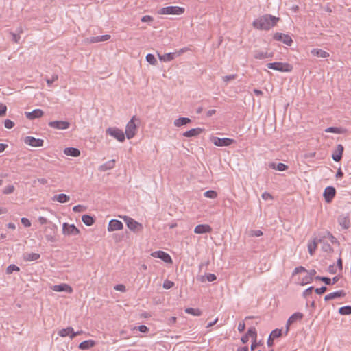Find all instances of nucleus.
<instances>
[{"label":"nucleus","mask_w":351,"mask_h":351,"mask_svg":"<svg viewBox=\"0 0 351 351\" xmlns=\"http://www.w3.org/2000/svg\"><path fill=\"white\" fill-rule=\"evenodd\" d=\"M339 313L341 315H350L351 314V306H346L341 307L339 309Z\"/></svg>","instance_id":"39"},{"label":"nucleus","mask_w":351,"mask_h":351,"mask_svg":"<svg viewBox=\"0 0 351 351\" xmlns=\"http://www.w3.org/2000/svg\"><path fill=\"white\" fill-rule=\"evenodd\" d=\"M22 29H20L19 31H18V34H16V33H12V40L14 41L15 43H18L20 40V36H19V34L22 33Z\"/></svg>","instance_id":"49"},{"label":"nucleus","mask_w":351,"mask_h":351,"mask_svg":"<svg viewBox=\"0 0 351 351\" xmlns=\"http://www.w3.org/2000/svg\"><path fill=\"white\" fill-rule=\"evenodd\" d=\"M306 276L302 279L301 284L306 285L310 283L313 280V277L315 275L316 271L315 269H311L310 271H307Z\"/></svg>","instance_id":"25"},{"label":"nucleus","mask_w":351,"mask_h":351,"mask_svg":"<svg viewBox=\"0 0 351 351\" xmlns=\"http://www.w3.org/2000/svg\"><path fill=\"white\" fill-rule=\"evenodd\" d=\"M318 242H321V239H318L315 238L312 241L309 242L308 244V252L311 255H313L317 248Z\"/></svg>","instance_id":"26"},{"label":"nucleus","mask_w":351,"mask_h":351,"mask_svg":"<svg viewBox=\"0 0 351 351\" xmlns=\"http://www.w3.org/2000/svg\"><path fill=\"white\" fill-rule=\"evenodd\" d=\"M267 66L268 69L276 70L280 72H290L293 69V66L289 64L280 62L267 63Z\"/></svg>","instance_id":"2"},{"label":"nucleus","mask_w":351,"mask_h":351,"mask_svg":"<svg viewBox=\"0 0 351 351\" xmlns=\"http://www.w3.org/2000/svg\"><path fill=\"white\" fill-rule=\"evenodd\" d=\"M326 290H327L326 287L323 286L320 288L315 289V291L317 294L321 295V294L325 293L326 291Z\"/></svg>","instance_id":"58"},{"label":"nucleus","mask_w":351,"mask_h":351,"mask_svg":"<svg viewBox=\"0 0 351 351\" xmlns=\"http://www.w3.org/2000/svg\"><path fill=\"white\" fill-rule=\"evenodd\" d=\"M4 125L6 128L11 129L14 126V123L10 119H6L4 121Z\"/></svg>","instance_id":"51"},{"label":"nucleus","mask_w":351,"mask_h":351,"mask_svg":"<svg viewBox=\"0 0 351 351\" xmlns=\"http://www.w3.org/2000/svg\"><path fill=\"white\" fill-rule=\"evenodd\" d=\"M49 126L57 130H66L69 128L70 123L66 121H53L48 123Z\"/></svg>","instance_id":"10"},{"label":"nucleus","mask_w":351,"mask_h":351,"mask_svg":"<svg viewBox=\"0 0 351 351\" xmlns=\"http://www.w3.org/2000/svg\"><path fill=\"white\" fill-rule=\"evenodd\" d=\"M191 122V120L189 118L186 117H180L177 119V127H180L184 125H186Z\"/></svg>","instance_id":"38"},{"label":"nucleus","mask_w":351,"mask_h":351,"mask_svg":"<svg viewBox=\"0 0 351 351\" xmlns=\"http://www.w3.org/2000/svg\"><path fill=\"white\" fill-rule=\"evenodd\" d=\"M336 191L332 186H328L325 189L324 192V197L326 202H330L332 199L335 197Z\"/></svg>","instance_id":"17"},{"label":"nucleus","mask_w":351,"mask_h":351,"mask_svg":"<svg viewBox=\"0 0 351 351\" xmlns=\"http://www.w3.org/2000/svg\"><path fill=\"white\" fill-rule=\"evenodd\" d=\"M345 295H346L345 291L343 290H339V291L332 292V293H330L326 295L324 297V300L326 301H328V300H333V299H335L337 298L344 297Z\"/></svg>","instance_id":"20"},{"label":"nucleus","mask_w":351,"mask_h":351,"mask_svg":"<svg viewBox=\"0 0 351 351\" xmlns=\"http://www.w3.org/2000/svg\"><path fill=\"white\" fill-rule=\"evenodd\" d=\"M82 220L86 226H91L94 223V219L88 215H83L82 217Z\"/></svg>","instance_id":"36"},{"label":"nucleus","mask_w":351,"mask_h":351,"mask_svg":"<svg viewBox=\"0 0 351 351\" xmlns=\"http://www.w3.org/2000/svg\"><path fill=\"white\" fill-rule=\"evenodd\" d=\"M174 283L170 280H166L163 283V288L169 289L173 286Z\"/></svg>","instance_id":"52"},{"label":"nucleus","mask_w":351,"mask_h":351,"mask_svg":"<svg viewBox=\"0 0 351 351\" xmlns=\"http://www.w3.org/2000/svg\"><path fill=\"white\" fill-rule=\"evenodd\" d=\"M269 167L274 169H277L278 171H285L288 169V167L286 165L281 162L277 165H276L275 163H271L269 165Z\"/></svg>","instance_id":"35"},{"label":"nucleus","mask_w":351,"mask_h":351,"mask_svg":"<svg viewBox=\"0 0 351 351\" xmlns=\"http://www.w3.org/2000/svg\"><path fill=\"white\" fill-rule=\"evenodd\" d=\"M162 14H176V6H169L161 9Z\"/></svg>","instance_id":"34"},{"label":"nucleus","mask_w":351,"mask_h":351,"mask_svg":"<svg viewBox=\"0 0 351 351\" xmlns=\"http://www.w3.org/2000/svg\"><path fill=\"white\" fill-rule=\"evenodd\" d=\"M343 149L344 148L342 145L339 144L337 145L332 154V158L335 162H339L341 160Z\"/></svg>","instance_id":"16"},{"label":"nucleus","mask_w":351,"mask_h":351,"mask_svg":"<svg viewBox=\"0 0 351 351\" xmlns=\"http://www.w3.org/2000/svg\"><path fill=\"white\" fill-rule=\"evenodd\" d=\"M269 335L274 339L280 337L282 335V330L276 328Z\"/></svg>","instance_id":"46"},{"label":"nucleus","mask_w":351,"mask_h":351,"mask_svg":"<svg viewBox=\"0 0 351 351\" xmlns=\"http://www.w3.org/2000/svg\"><path fill=\"white\" fill-rule=\"evenodd\" d=\"M95 345L93 340H86L81 342L79 345V348L81 350H88Z\"/></svg>","instance_id":"29"},{"label":"nucleus","mask_w":351,"mask_h":351,"mask_svg":"<svg viewBox=\"0 0 351 351\" xmlns=\"http://www.w3.org/2000/svg\"><path fill=\"white\" fill-rule=\"evenodd\" d=\"M212 143L218 147L229 146L234 142V140L229 138H219L214 136L211 138Z\"/></svg>","instance_id":"6"},{"label":"nucleus","mask_w":351,"mask_h":351,"mask_svg":"<svg viewBox=\"0 0 351 351\" xmlns=\"http://www.w3.org/2000/svg\"><path fill=\"white\" fill-rule=\"evenodd\" d=\"M300 272H307V270L302 266H300V267H295L293 272V275H295V274H298Z\"/></svg>","instance_id":"50"},{"label":"nucleus","mask_w":351,"mask_h":351,"mask_svg":"<svg viewBox=\"0 0 351 351\" xmlns=\"http://www.w3.org/2000/svg\"><path fill=\"white\" fill-rule=\"evenodd\" d=\"M314 289V287H308V289H306L304 293H303V295L304 297H307L308 295H310L312 292V291Z\"/></svg>","instance_id":"64"},{"label":"nucleus","mask_w":351,"mask_h":351,"mask_svg":"<svg viewBox=\"0 0 351 351\" xmlns=\"http://www.w3.org/2000/svg\"><path fill=\"white\" fill-rule=\"evenodd\" d=\"M115 166V160L112 159L110 160L107 161L106 162L101 165L98 169L100 171H106L108 170H110L113 169Z\"/></svg>","instance_id":"21"},{"label":"nucleus","mask_w":351,"mask_h":351,"mask_svg":"<svg viewBox=\"0 0 351 351\" xmlns=\"http://www.w3.org/2000/svg\"><path fill=\"white\" fill-rule=\"evenodd\" d=\"M40 257V255L37 253H26L24 255V260L26 261H37Z\"/></svg>","instance_id":"30"},{"label":"nucleus","mask_w":351,"mask_h":351,"mask_svg":"<svg viewBox=\"0 0 351 351\" xmlns=\"http://www.w3.org/2000/svg\"><path fill=\"white\" fill-rule=\"evenodd\" d=\"M86 42L88 43H99L98 37L97 36H93V37L87 38L86 39Z\"/></svg>","instance_id":"60"},{"label":"nucleus","mask_w":351,"mask_h":351,"mask_svg":"<svg viewBox=\"0 0 351 351\" xmlns=\"http://www.w3.org/2000/svg\"><path fill=\"white\" fill-rule=\"evenodd\" d=\"M246 335H247L249 337H251L253 340L256 341L257 333L254 327L250 328Z\"/></svg>","instance_id":"40"},{"label":"nucleus","mask_w":351,"mask_h":351,"mask_svg":"<svg viewBox=\"0 0 351 351\" xmlns=\"http://www.w3.org/2000/svg\"><path fill=\"white\" fill-rule=\"evenodd\" d=\"M273 56L272 53H269L267 51H256L254 57L256 59L263 60Z\"/></svg>","instance_id":"27"},{"label":"nucleus","mask_w":351,"mask_h":351,"mask_svg":"<svg viewBox=\"0 0 351 351\" xmlns=\"http://www.w3.org/2000/svg\"><path fill=\"white\" fill-rule=\"evenodd\" d=\"M248 235L250 237H260L263 235V232L261 230H250L248 232Z\"/></svg>","instance_id":"48"},{"label":"nucleus","mask_w":351,"mask_h":351,"mask_svg":"<svg viewBox=\"0 0 351 351\" xmlns=\"http://www.w3.org/2000/svg\"><path fill=\"white\" fill-rule=\"evenodd\" d=\"M280 18L271 16L270 14H265L261 17L256 19L253 22V27L258 29L269 30L274 27L279 21Z\"/></svg>","instance_id":"1"},{"label":"nucleus","mask_w":351,"mask_h":351,"mask_svg":"<svg viewBox=\"0 0 351 351\" xmlns=\"http://www.w3.org/2000/svg\"><path fill=\"white\" fill-rule=\"evenodd\" d=\"M20 270V268L16 266V265L12 264L10 265L7 269H6V274H11L14 271H19Z\"/></svg>","instance_id":"41"},{"label":"nucleus","mask_w":351,"mask_h":351,"mask_svg":"<svg viewBox=\"0 0 351 351\" xmlns=\"http://www.w3.org/2000/svg\"><path fill=\"white\" fill-rule=\"evenodd\" d=\"M262 198L264 199V200H267V199H272V196L270 193H267V192H264L262 195H261Z\"/></svg>","instance_id":"62"},{"label":"nucleus","mask_w":351,"mask_h":351,"mask_svg":"<svg viewBox=\"0 0 351 351\" xmlns=\"http://www.w3.org/2000/svg\"><path fill=\"white\" fill-rule=\"evenodd\" d=\"M7 111V107L5 104L1 103L0 104V117L5 115Z\"/></svg>","instance_id":"57"},{"label":"nucleus","mask_w":351,"mask_h":351,"mask_svg":"<svg viewBox=\"0 0 351 351\" xmlns=\"http://www.w3.org/2000/svg\"><path fill=\"white\" fill-rule=\"evenodd\" d=\"M14 189H15L13 185H9L3 189V193L5 195L11 194L14 192Z\"/></svg>","instance_id":"47"},{"label":"nucleus","mask_w":351,"mask_h":351,"mask_svg":"<svg viewBox=\"0 0 351 351\" xmlns=\"http://www.w3.org/2000/svg\"><path fill=\"white\" fill-rule=\"evenodd\" d=\"M135 119V117H133L126 125L125 135L128 139L133 138L136 134V125L134 123Z\"/></svg>","instance_id":"5"},{"label":"nucleus","mask_w":351,"mask_h":351,"mask_svg":"<svg viewBox=\"0 0 351 351\" xmlns=\"http://www.w3.org/2000/svg\"><path fill=\"white\" fill-rule=\"evenodd\" d=\"M185 312L194 316H200L202 315V311L199 308H187L185 309Z\"/></svg>","instance_id":"37"},{"label":"nucleus","mask_w":351,"mask_h":351,"mask_svg":"<svg viewBox=\"0 0 351 351\" xmlns=\"http://www.w3.org/2000/svg\"><path fill=\"white\" fill-rule=\"evenodd\" d=\"M303 317V314L302 313H293L287 320L286 324V330L285 334L287 335L289 330L290 326L298 321H300Z\"/></svg>","instance_id":"9"},{"label":"nucleus","mask_w":351,"mask_h":351,"mask_svg":"<svg viewBox=\"0 0 351 351\" xmlns=\"http://www.w3.org/2000/svg\"><path fill=\"white\" fill-rule=\"evenodd\" d=\"M311 53L321 58H326L329 56V53L328 52L319 49H313L311 51Z\"/></svg>","instance_id":"31"},{"label":"nucleus","mask_w":351,"mask_h":351,"mask_svg":"<svg viewBox=\"0 0 351 351\" xmlns=\"http://www.w3.org/2000/svg\"><path fill=\"white\" fill-rule=\"evenodd\" d=\"M73 212L80 213L85 210V207L82 205H77L73 208Z\"/></svg>","instance_id":"54"},{"label":"nucleus","mask_w":351,"mask_h":351,"mask_svg":"<svg viewBox=\"0 0 351 351\" xmlns=\"http://www.w3.org/2000/svg\"><path fill=\"white\" fill-rule=\"evenodd\" d=\"M146 60L152 65H155L157 62V60L155 58L154 56L151 53H148L146 56Z\"/></svg>","instance_id":"44"},{"label":"nucleus","mask_w":351,"mask_h":351,"mask_svg":"<svg viewBox=\"0 0 351 351\" xmlns=\"http://www.w3.org/2000/svg\"><path fill=\"white\" fill-rule=\"evenodd\" d=\"M58 79V76L57 75H54L52 76V78L51 79H47L46 80L47 84L49 86H51V85L52 84V83L55 81H56Z\"/></svg>","instance_id":"61"},{"label":"nucleus","mask_w":351,"mask_h":351,"mask_svg":"<svg viewBox=\"0 0 351 351\" xmlns=\"http://www.w3.org/2000/svg\"><path fill=\"white\" fill-rule=\"evenodd\" d=\"M64 154L66 156L77 157L80 155V151L75 147H66L64 150Z\"/></svg>","instance_id":"23"},{"label":"nucleus","mask_w":351,"mask_h":351,"mask_svg":"<svg viewBox=\"0 0 351 351\" xmlns=\"http://www.w3.org/2000/svg\"><path fill=\"white\" fill-rule=\"evenodd\" d=\"M24 142L25 143V144L34 147H41L43 145V139L36 138L32 136L25 137Z\"/></svg>","instance_id":"12"},{"label":"nucleus","mask_w":351,"mask_h":351,"mask_svg":"<svg viewBox=\"0 0 351 351\" xmlns=\"http://www.w3.org/2000/svg\"><path fill=\"white\" fill-rule=\"evenodd\" d=\"M274 38L276 40H281L288 46H290L293 43L291 38L289 35L281 33H276L274 36Z\"/></svg>","instance_id":"15"},{"label":"nucleus","mask_w":351,"mask_h":351,"mask_svg":"<svg viewBox=\"0 0 351 351\" xmlns=\"http://www.w3.org/2000/svg\"><path fill=\"white\" fill-rule=\"evenodd\" d=\"M339 223L344 229H348L350 227V219L348 217L341 215L338 219Z\"/></svg>","instance_id":"28"},{"label":"nucleus","mask_w":351,"mask_h":351,"mask_svg":"<svg viewBox=\"0 0 351 351\" xmlns=\"http://www.w3.org/2000/svg\"><path fill=\"white\" fill-rule=\"evenodd\" d=\"M154 258H158L162 260L166 263H172V259L169 254L163 251H155L151 254Z\"/></svg>","instance_id":"11"},{"label":"nucleus","mask_w":351,"mask_h":351,"mask_svg":"<svg viewBox=\"0 0 351 351\" xmlns=\"http://www.w3.org/2000/svg\"><path fill=\"white\" fill-rule=\"evenodd\" d=\"M52 201H57L60 203H66L70 200V197L66 194L60 193L54 195L51 198Z\"/></svg>","instance_id":"24"},{"label":"nucleus","mask_w":351,"mask_h":351,"mask_svg":"<svg viewBox=\"0 0 351 351\" xmlns=\"http://www.w3.org/2000/svg\"><path fill=\"white\" fill-rule=\"evenodd\" d=\"M51 289L57 292L64 291L68 293H71L73 292L72 287L70 285L65 283L53 285L51 287Z\"/></svg>","instance_id":"13"},{"label":"nucleus","mask_w":351,"mask_h":351,"mask_svg":"<svg viewBox=\"0 0 351 351\" xmlns=\"http://www.w3.org/2000/svg\"><path fill=\"white\" fill-rule=\"evenodd\" d=\"M21 221L22 224L26 228L31 226V222L27 218L22 217Z\"/></svg>","instance_id":"55"},{"label":"nucleus","mask_w":351,"mask_h":351,"mask_svg":"<svg viewBox=\"0 0 351 351\" xmlns=\"http://www.w3.org/2000/svg\"><path fill=\"white\" fill-rule=\"evenodd\" d=\"M322 250L324 252H331V251H332V247L329 244H328V243H324V245L322 246Z\"/></svg>","instance_id":"63"},{"label":"nucleus","mask_w":351,"mask_h":351,"mask_svg":"<svg viewBox=\"0 0 351 351\" xmlns=\"http://www.w3.org/2000/svg\"><path fill=\"white\" fill-rule=\"evenodd\" d=\"M203 130L200 128H193L189 131H186L182 134L183 136L185 137H193L199 135Z\"/></svg>","instance_id":"22"},{"label":"nucleus","mask_w":351,"mask_h":351,"mask_svg":"<svg viewBox=\"0 0 351 351\" xmlns=\"http://www.w3.org/2000/svg\"><path fill=\"white\" fill-rule=\"evenodd\" d=\"M212 228L209 225L207 224H200L197 225L194 230V232L196 234H204L207 232H210Z\"/></svg>","instance_id":"19"},{"label":"nucleus","mask_w":351,"mask_h":351,"mask_svg":"<svg viewBox=\"0 0 351 351\" xmlns=\"http://www.w3.org/2000/svg\"><path fill=\"white\" fill-rule=\"evenodd\" d=\"M123 221L125 222L128 228L133 232H141L143 230V225L138 221L134 220L128 216H123Z\"/></svg>","instance_id":"3"},{"label":"nucleus","mask_w":351,"mask_h":351,"mask_svg":"<svg viewBox=\"0 0 351 351\" xmlns=\"http://www.w3.org/2000/svg\"><path fill=\"white\" fill-rule=\"evenodd\" d=\"M216 279H217L216 276L213 274H206L205 276H201L198 278V280L202 282H205L206 280H208V282H213V281H215Z\"/></svg>","instance_id":"32"},{"label":"nucleus","mask_w":351,"mask_h":351,"mask_svg":"<svg viewBox=\"0 0 351 351\" xmlns=\"http://www.w3.org/2000/svg\"><path fill=\"white\" fill-rule=\"evenodd\" d=\"M25 114L28 119L33 120L41 117L44 114V112L41 109H35L32 112H25Z\"/></svg>","instance_id":"18"},{"label":"nucleus","mask_w":351,"mask_h":351,"mask_svg":"<svg viewBox=\"0 0 351 351\" xmlns=\"http://www.w3.org/2000/svg\"><path fill=\"white\" fill-rule=\"evenodd\" d=\"M62 233L68 236L77 235L80 233V231L74 224L64 223L62 225Z\"/></svg>","instance_id":"7"},{"label":"nucleus","mask_w":351,"mask_h":351,"mask_svg":"<svg viewBox=\"0 0 351 351\" xmlns=\"http://www.w3.org/2000/svg\"><path fill=\"white\" fill-rule=\"evenodd\" d=\"M325 132L341 134L343 132V130L341 128L329 127L325 130Z\"/></svg>","instance_id":"43"},{"label":"nucleus","mask_w":351,"mask_h":351,"mask_svg":"<svg viewBox=\"0 0 351 351\" xmlns=\"http://www.w3.org/2000/svg\"><path fill=\"white\" fill-rule=\"evenodd\" d=\"M204 195L205 197L210 198V199H215L217 197V193L216 191L210 190L207 191L204 193Z\"/></svg>","instance_id":"42"},{"label":"nucleus","mask_w":351,"mask_h":351,"mask_svg":"<svg viewBox=\"0 0 351 351\" xmlns=\"http://www.w3.org/2000/svg\"><path fill=\"white\" fill-rule=\"evenodd\" d=\"M107 134L112 136L119 142H123L125 141V134L123 132L115 127H110L106 131Z\"/></svg>","instance_id":"4"},{"label":"nucleus","mask_w":351,"mask_h":351,"mask_svg":"<svg viewBox=\"0 0 351 351\" xmlns=\"http://www.w3.org/2000/svg\"><path fill=\"white\" fill-rule=\"evenodd\" d=\"M160 60L164 62H169L174 59L175 53H167L163 55H158Z\"/></svg>","instance_id":"33"},{"label":"nucleus","mask_w":351,"mask_h":351,"mask_svg":"<svg viewBox=\"0 0 351 351\" xmlns=\"http://www.w3.org/2000/svg\"><path fill=\"white\" fill-rule=\"evenodd\" d=\"M98 37V41L99 42H104L109 40L110 38V35L106 34L102 36H97Z\"/></svg>","instance_id":"56"},{"label":"nucleus","mask_w":351,"mask_h":351,"mask_svg":"<svg viewBox=\"0 0 351 351\" xmlns=\"http://www.w3.org/2000/svg\"><path fill=\"white\" fill-rule=\"evenodd\" d=\"M315 279L324 282L327 285H330L332 283L331 279L328 277L316 276Z\"/></svg>","instance_id":"45"},{"label":"nucleus","mask_w":351,"mask_h":351,"mask_svg":"<svg viewBox=\"0 0 351 351\" xmlns=\"http://www.w3.org/2000/svg\"><path fill=\"white\" fill-rule=\"evenodd\" d=\"M236 77H237V75H235V74L226 75V76L223 77V80L225 82H228L230 80H234Z\"/></svg>","instance_id":"59"},{"label":"nucleus","mask_w":351,"mask_h":351,"mask_svg":"<svg viewBox=\"0 0 351 351\" xmlns=\"http://www.w3.org/2000/svg\"><path fill=\"white\" fill-rule=\"evenodd\" d=\"M326 237L329 239V240L331 241V243H338L337 239L330 232H327Z\"/></svg>","instance_id":"53"},{"label":"nucleus","mask_w":351,"mask_h":351,"mask_svg":"<svg viewBox=\"0 0 351 351\" xmlns=\"http://www.w3.org/2000/svg\"><path fill=\"white\" fill-rule=\"evenodd\" d=\"M82 333V331L74 332L72 327H67L58 331V335L62 337H69L71 339H73L75 336L80 335Z\"/></svg>","instance_id":"8"},{"label":"nucleus","mask_w":351,"mask_h":351,"mask_svg":"<svg viewBox=\"0 0 351 351\" xmlns=\"http://www.w3.org/2000/svg\"><path fill=\"white\" fill-rule=\"evenodd\" d=\"M123 225L121 221L117 219H112L110 221L108 226V230L109 232H113L116 230H122Z\"/></svg>","instance_id":"14"}]
</instances>
